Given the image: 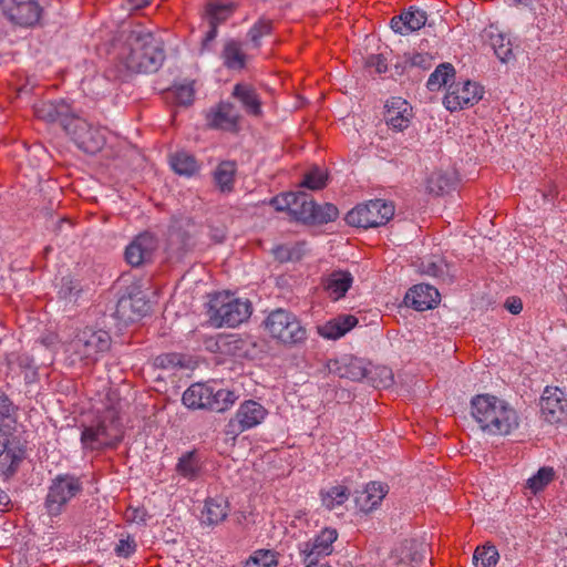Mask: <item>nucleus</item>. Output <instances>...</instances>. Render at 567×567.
Wrapping results in <instances>:
<instances>
[{
    "label": "nucleus",
    "mask_w": 567,
    "mask_h": 567,
    "mask_svg": "<svg viewBox=\"0 0 567 567\" xmlns=\"http://www.w3.org/2000/svg\"><path fill=\"white\" fill-rule=\"evenodd\" d=\"M115 59L128 72L152 73L164 61L162 42L141 25L123 30L113 43Z\"/></svg>",
    "instance_id": "nucleus-1"
},
{
    "label": "nucleus",
    "mask_w": 567,
    "mask_h": 567,
    "mask_svg": "<svg viewBox=\"0 0 567 567\" xmlns=\"http://www.w3.org/2000/svg\"><path fill=\"white\" fill-rule=\"evenodd\" d=\"M471 415L480 430L492 436H506L519 426L516 409L506 400L492 394H478L471 400Z\"/></svg>",
    "instance_id": "nucleus-2"
},
{
    "label": "nucleus",
    "mask_w": 567,
    "mask_h": 567,
    "mask_svg": "<svg viewBox=\"0 0 567 567\" xmlns=\"http://www.w3.org/2000/svg\"><path fill=\"white\" fill-rule=\"evenodd\" d=\"M111 348V337L107 331L84 327L64 342V352L72 363L83 362L90 364L96 362Z\"/></svg>",
    "instance_id": "nucleus-3"
},
{
    "label": "nucleus",
    "mask_w": 567,
    "mask_h": 567,
    "mask_svg": "<svg viewBox=\"0 0 567 567\" xmlns=\"http://www.w3.org/2000/svg\"><path fill=\"white\" fill-rule=\"evenodd\" d=\"M123 436L120 406L113 405L106 409L95 423L83 427L81 443L86 450H102L115 447Z\"/></svg>",
    "instance_id": "nucleus-4"
},
{
    "label": "nucleus",
    "mask_w": 567,
    "mask_h": 567,
    "mask_svg": "<svg viewBox=\"0 0 567 567\" xmlns=\"http://www.w3.org/2000/svg\"><path fill=\"white\" fill-rule=\"evenodd\" d=\"M252 312L251 302L238 298L229 291L217 292L208 302L207 315L212 326L235 328L249 319Z\"/></svg>",
    "instance_id": "nucleus-5"
},
{
    "label": "nucleus",
    "mask_w": 567,
    "mask_h": 567,
    "mask_svg": "<svg viewBox=\"0 0 567 567\" xmlns=\"http://www.w3.org/2000/svg\"><path fill=\"white\" fill-rule=\"evenodd\" d=\"M82 492L83 481L81 477L70 473L56 475L48 486L43 503L45 514L51 519L60 517Z\"/></svg>",
    "instance_id": "nucleus-6"
},
{
    "label": "nucleus",
    "mask_w": 567,
    "mask_h": 567,
    "mask_svg": "<svg viewBox=\"0 0 567 567\" xmlns=\"http://www.w3.org/2000/svg\"><path fill=\"white\" fill-rule=\"evenodd\" d=\"M265 327L274 339L285 344H297L307 339V330L298 318L284 309L270 312L265 320Z\"/></svg>",
    "instance_id": "nucleus-7"
},
{
    "label": "nucleus",
    "mask_w": 567,
    "mask_h": 567,
    "mask_svg": "<svg viewBox=\"0 0 567 567\" xmlns=\"http://www.w3.org/2000/svg\"><path fill=\"white\" fill-rule=\"evenodd\" d=\"M394 215V206L382 199L357 205L346 216L350 226L371 228L385 225Z\"/></svg>",
    "instance_id": "nucleus-8"
},
{
    "label": "nucleus",
    "mask_w": 567,
    "mask_h": 567,
    "mask_svg": "<svg viewBox=\"0 0 567 567\" xmlns=\"http://www.w3.org/2000/svg\"><path fill=\"white\" fill-rule=\"evenodd\" d=\"M65 131L75 144L86 153L94 154L105 144L106 130L91 125L86 120L72 116L65 124Z\"/></svg>",
    "instance_id": "nucleus-9"
},
{
    "label": "nucleus",
    "mask_w": 567,
    "mask_h": 567,
    "mask_svg": "<svg viewBox=\"0 0 567 567\" xmlns=\"http://www.w3.org/2000/svg\"><path fill=\"white\" fill-rule=\"evenodd\" d=\"M483 93V87L473 81L452 83L444 95L443 104L450 112H456L478 103Z\"/></svg>",
    "instance_id": "nucleus-10"
},
{
    "label": "nucleus",
    "mask_w": 567,
    "mask_h": 567,
    "mask_svg": "<svg viewBox=\"0 0 567 567\" xmlns=\"http://www.w3.org/2000/svg\"><path fill=\"white\" fill-rule=\"evenodd\" d=\"M267 415L268 411L261 403L255 400H246L239 405L235 417L229 421L227 433L237 434L256 427Z\"/></svg>",
    "instance_id": "nucleus-11"
},
{
    "label": "nucleus",
    "mask_w": 567,
    "mask_h": 567,
    "mask_svg": "<svg viewBox=\"0 0 567 567\" xmlns=\"http://www.w3.org/2000/svg\"><path fill=\"white\" fill-rule=\"evenodd\" d=\"M338 539V532L324 527L319 534L307 542L300 543L298 548L303 561H318L320 557L328 556L333 550V543Z\"/></svg>",
    "instance_id": "nucleus-12"
},
{
    "label": "nucleus",
    "mask_w": 567,
    "mask_h": 567,
    "mask_svg": "<svg viewBox=\"0 0 567 567\" xmlns=\"http://www.w3.org/2000/svg\"><path fill=\"white\" fill-rule=\"evenodd\" d=\"M3 13L14 23L33 25L41 17V8L35 0H0Z\"/></svg>",
    "instance_id": "nucleus-13"
},
{
    "label": "nucleus",
    "mask_w": 567,
    "mask_h": 567,
    "mask_svg": "<svg viewBox=\"0 0 567 567\" xmlns=\"http://www.w3.org/2000/svg\"><path fill=\"white\" fill-rule=\"evenodd\" d=\"M338 217V208L332 204L317 205L309 195L306 194L300 208L293 210V218L310 224H327Z\"/></svg>",
    "instance_id": "nucleus-14"
},
{
    "label": "nucleus",
    "mask_w": 567,
    "mask_h": 567,
    "mask_svg": "<svg viewBox=\"0 0 567 567\" xmlns=\"http://www.w3.org/2000/svg\"><path fill=\"white\" fill-rule=\"evenodd\" d=\"M539 406L542 415L547 422L557 423L567 413V399L560 389L546 386L540 396Z\"/></svg>",
    "instance_id": "nucleus-15"
},
{
    "label": "nucleus",
    "mask_w": 567,
    "mask_h": 567,
    "mask_svg": "<svg viewBox=\"0 0 567 567\" xmlns=\"http://www.w3.org/2000/svg\"><path fill=\"white\" fill-rule=\"evenodd\" d=\"M412 118L413 109L406 100L393 96L386 101L384 120L389 127L402 132L410 126Z\"/></svg>",
    "instance_id": "nucleus-16"
},
{
    "label": "nucleus",
    "mask_w": 567,
    "mask_h": 567,
    "mask_svg": "<svg viewBox=\"0 0 567 567\" xmlns=\"http://www.w3.org/2000/svg\"><path fill=\"white\" fill-rule=\"evenodd\" d=\"M156 248L157 240L154 235L151 233L140 234L127 245L125 259L131 266L138 267L151 260Z\"/></svg>",
    "instance_id": "nucleus-17"
},
{
    "label": "nucleus",
    "mask_w": 567,
    "mask_h": 567,
    "mask_svg": "<svg viewBox=\"0 0 567 567\" xmlns=\"http://www.w3.org/2000/svg\"><path fill=\"white\" fill-rule=\"evenodd\" d=\"M207 123L210 127L224 131H236L239 121V113L234 104L220 102L207 113Z\"/></svg>",
    "instance_id": "nucleus-18"
},
{
    "label": "nucleus",
    "mask_w": 567,
    "mask_h": 567,
    "mask_svg": "<svg viewBox=\"0 0 567 567\" xmlns=\"http://www.w3.org/2000/svg\"><path fill=\"white\" fill-rule=\"evenodd\" d=\"M427 21L426 12L411 7L391 19V29L401 35H406L422 29Z\"/></svg>",
    "instance_id": "nucleus-19"
},
{
    "label": "nucleus",
    "mask_w": 567,
    "mask_h": 567,
    "mask_svg": "<svg viewBox=\"0 0 567 567\" xmlns=\"http://www.w3.org/2000/svg\"><path fill=\"white\" fill-rule=\"evenodd\" d=\"M439 301L440 292L431 285H415L405 295V302L419 311L432 309Z\"/></svg>",
    "instance_id": "nucleus-20"
},
{
    "label": "nucleus",
    "mask_w": 567,
    "mask_h": 567,
    "mask_svg": "<svg viewBox=\"0 0 567 567\" xmlns=\"http://www.w3.org/2000/svg\"><path fill=\"white\" fill-rule=\"evenodd\" d=\"M358 323V319L352 315H340L323 324L318 326L317 330L320 337L327 340H337L343 337Z\"/></svg>",
    "instance_id": "nucleus-21"
},
{
    "label": "nucleus",
    "mask_w": 567,
    "mask_h": 567,
    "mask_svg": "<svg viewBox=\"0 0 567 567\" xmlns=\"http://www.w3.org/2000/svg\"><path fill=\"white\" fill-rule=\"evenodd\" d=\"M329 368L340 378L352 381H360L365 378L368 373L367 364L362 359L348 355L336 360Z\"/></svg>",
    "instance_id": "nucleus-22"
},
{
    "label": "nucleus",
    "mask_w": 567,
    "mask_h": 567,
    "mask_svg": "<svg viewBox=\"0 0 567 567\" xmlns=\"http://www.w3.org/2000/svg\"><path fill=\"white\" fill-rule=\"evenodd\" d=\"M386 494L388 486L385 484L371 482L358 494L355 503L360 511L369 513L381 504Z\"/></svg>",
    "instance_id": "nucleus-23"
},
{
    "label": "nucleus",
    "mask_w": 567,
    "mask_h": 567,
    "mask_svg": "<svg viewBox=\"0 0 567 567\" xmlns=\"http://www.w3.org/2000/svg\"><path fill=\"white\" fill-rule=\"evenodd\" d=\"M352 284L353 277L349 271L334 270L326 277L323 287L328 296L337 301L346 296Z\"/></svg>",
    "instance_id": "nucleus-24"
},
{
    "label": "nucleus",
    "mask_w": 567,
    "mask_h": 567,
    "mask_svg": "<svg viewBox=\"0 0 567 567\" xmlns=\"http://www.w3.org/2000/svg\"><path fill=\"white\" fill-rule=\"evenodd\" d=\"M229 504L226 497L217 495L207 497L202 511L203 522L207 525H217L228 516Z\"/></svg>",
    "instance_id": "nucleus-25"
},
{
    "label": "nucleus",
    "mask_w": 567,
    "mask_h": 567,
    "mask_svg": "<svg viewBox=\"0 0 567 567\" xmlns=\"http://www.w3.org/2000/svg\"><path fill=\"white\" fill-rule=\"evenodd\" d=\"M212 385L206 383L192 384L183 394V403L189 409L214 408L210 403ZM218 408V405H215Z\"/></svg>",
    "instance_id": "nucleus-26"
},
{
    "label": "nucleus",
    "mask_w": 567,
    "mask_h": 567,
    "mask_svg": "<svg viewBox=\"0 0 567 567\" xmlns=\"http://www.w3.org/2000/svg\"><path fill=\"white\" fill-rule=\"evenodd\" d=\"M233 96L237 99L245 111L254 116L261 114V101L256 90L246 83H238L234 86Z\"/></svg>",
    "instance_id": "nucleus-27"
},
{
    "label": "nucleus",
    "mask_w": 567,
    "mask_h": 567,
    "mask_svg": "<svg viewBox=\"0 0 567 567\" xmlns=\"http://www.w3.org/2000/svg\"><path fill=\"white\" fill-rule=\"evenodd\" d=\"M175 470L185 480L195 481L202 475L203 466L196 452L192 451L178 458Z\"/></svg>",
    "instance_id": "nucleus-28"
},
{
    "label": "nucleus",
    "mask_w": 567,
    "mask_h": 567,
    "mask_svg": "<svg viewBox=\"0 0 567 567\" xmlns=\"http://www.w3.org/2000/svg\"><path fill=\"white\" fill-rule=\"evenodd\" d=\"M224 65L229 70H241L246 65V54L241 44L236 40H228L221 52Z\"/></svg>",
    "instance_id": "nucleus-29"
},
{
    "label": "nucleus",
    "mask_w": 567,
    "mask_h": 567,
    "mask_svg": "<svg viewBox=\"0 0 567 567\" xmlns=\"http://www.w3.org/2000/svg\"><path fill=\"white\" fill-rule=\"evenodd\" d=\"M117 308L118 312L123 316H126V312L130 309L131 313L127 315V319L135 321L144 317L150 311V303L144 299V297L134 296L121 299Z\"/></svg>",
    "instance_id": "nucleus-30"
},
{
    "label": "nucleus",
    "mask_w": 567,
    "mask_h": 567,
    "mask_svg": "<svg viewBox=\"0 0 567 567\" xmlns=\"http://www.w3.org/2000/svg\"><path fill=\"white\" fill-rule=\"evenodd\" d=\"M66 106L54 102H45L35 107V114L39 118L47 122H61L65 128V124L70 123L71 117L65 113Z\"/></svg>",
    "instance_id": "nucleus-31"
},
{
    "label": "nucleus",
    "mask_w": 567,
    "mask_h": 567,
    "mask_svg": "<svg viewBox=\"0 0 567 567\" xmlns=\"http://www.w3.org/2000/svg\"><path fill=\"white\" fill-rule=\"evenodd\" d=\"M172 169L181 175L190 177L198 172V164L195 158L185 152H179L172 155L169 161Z\"/></svg>",
    "instance_id": "nucleus-32"
},
{
    "label": "nucleus",
    "mask_w": 567,
    "mask_h": 567,
    "mask_svg": "<svg viewBox=\"0 0 567 567\" xmlns=\"http://www.w3.org/2000/svg\"><path fill=\"white\" fill-rule=\"evenodd\" d=\"M305 197L306 193L303 192H289L274 197L270 204L275 207L276 210L288 212L293 218L295 207L300 208L301 200L303 202Z\"/></svg>",
    "instance_id": "nucleus-33"
},
{
    "label": "nucleus",
    "mask_w": 567,
    "mask_h": 567,
    "mask_svg": "<svg viewBox=\"0 0 567 567\" xmlns=\"http://www.w3.org/2000/svg\"><path fill=\"white\" fill-rule=\"evenodd\" d=\"M236 164L230 161L221 162L215 173L214 181L221 192H230L234 187Z\"/></svg>",
    "instance_id": "nucleus-34"
},
{
    "label": "nucleus",
    "mask_w": 567,
    "mask_h": 567,
    "mask_svg": "<svg viewBox=\"0 0 567 567\" xmlns=\"http://www.w3.org/2000/svg\"><path fill=\"white\" fill-rule=\"evenodd\" d=\"M455 70L451 63H442L430 74L426 86L430 91H437L454 79Z\"/></svg>",
    "instance_id": "nucleus-35"
},
{
    "label": "nucleus",
    "mask_w": 567,
    "mask_h": 567,
    "mask_svg": "<svg viewBox=\"0 0 567 567\" xmlns=\"http://www.w3.org/2000/svg\"><path fill=\"white\" fill-rule=\"evenodd\" d=\"M321 502L327 509H334L349 498V491L343 485H336L321 492Z\"/></svg>",
    "instance_id": "nucleus-36"
},
{
    "label": "nucleus",
    "mask_w": 567,
    "mask_h": 567,
    "mask_svg": "<svg viewBox=\"0 0 567 567\" xmlns=\"http://www.w3.org/2000/svg\"><path fill=\"white\" fill-rule=\"evenodd\" d=\"M498 559V551L493 545L478 546L473 555V564L475 567H494Z\"/></svg>",
    "instance_id": "nucleus-37"
},
{
    "label": "nucleus",
    "mask_w": 567,
    "mask_h": 567,
    "mask_svg": "<svg viewBox=\"0 0 567 567\" xmlns=\"http://www.w3.org/2000/svg\"><path fill=\"white\" fill-rule=\"evenodd\" d=\"M555 477L553 467L543 466L536 474L527 480L526 487L533 493L537 494L543 491Z\"/></svg>",
    "instance_id": "nucleus-38"
},
{
    "label": "nucleus",
    "mask_w": 567,
    "mask_h": 567,
    "mask_svg": "<svg viewBox=\"0 0 567 567\" xmlns=\"http://www.w3.org/2000/svg\"><path fill=\"white\" fill-rule=\"evenodd\" d=\"M278 559L276 553L269 549L255 550L243 567H277Z\"/></svg>",
    "instance_id": "nucleus-39"
},
{
    "label": "nucleus",
    "mask_w": 567,
    "mask_h": 567,
    "mask_svg": "<svg viewBox=\"0 0 567 567\" xmlns=\"http://www.w3.org/2000/svg\"><path fill=\"white\" fill-rule=\"evenodd\" d=\"M210 403L218 405V408H209L212 411L223 412L230 408L237 400V395L228 389H215L212 386Z\"/></svg>",
    "instance_id": "nucleus-40"
},
{
    "label": "nucleus",
    "mask_w": 567,
    "mask_h": 567,
    "mask_svg": "<svg viewBox=\"0 0 567 567\" xmlns=\"http://www.w3.org/2000/svg\"><path fill=\"white\" fill-rule=\"evenodd\" d=\"M231 3H209L205 11V18L208 23L220 24L233 13Z\"/></svg>",
    "instance_id": "nucleus-41"
},
{
    "label": "nucleus",
    "mask_w": 567,
    "mask_h": 567,
    "mask_svg": "<svg viewBox=\"0 0 567 567\" xmlns=\"http://www.w3.org/2000/svg\"><path fill=\"white\" fill-rule=\"evenodd\" d=\"M491 43L496 56L502 62H508L513 58V47L506 35L498 33L491 37Z\"/></svg>",
    "instance_id": "nucleus-42"
},
{
    "label": "nucleus",
    "mask_w": 567,
    "mask_h": 567,
    "mask_svg": "<svg viewBox=\"0 0 567 567\" xmlns=\"http://www.w3.org/2000/svg\"><path fill=\"white\" fill-rule=\"evenodd\" d=\"M327 179L328 174L326 171L313 167L305 175L300 185L312 190H318L326 186Z\"/></svg>",
    "instance_id": "nucleus-43"
},
{
    "label": "nucleus",
    "mask_w": 567,
    "mask_h": 567,
    "mask_svg": "<svg viewBox=\"0 0 567 567\" xmlns=\"http://www.w3.org/2000/svg\"><path fill=\"white\" fill-rule=\"evenodd\" d=\"M451 185V179L442 172H434L427 178V189L435 195L447 192Z\"/></svg>",
    "instance_id": "nucleus-44"
},
{
    "label": "nucleus",
    "mask_w": 567,
    "mask_h": 567,
    "mask_svg": "<svg viewBox=\"0 0 567 567\" xmlns=\"http://www.w3.org/2000/svg\"><path fill=\"white\" fill-rule=\"evenodd\" d=\"M272 30V24L270 20L260 19L258 20L249 30L248 38L254 44L255 48L260 45V40L262 37L268 35Z\"/></svg>",
    "instance_id": "nucleus-45"
},
{
    "label": "nucleus",
    "mask_w": 567,
    "mask_h": 567,
    "mask_svg": "<svg viewBox=\"0 0 567 567\" xmlns=\"http://www.w3.org/2000/svg\"><path fill=\"white\" fill-rule=\"evenodd\" d=\"M194 86L193 83H184L176 85L173 90L175 101L179 105L188 106L194 101Z\"/></svg>",
    "instance_id": "nucleus-46"
},
{
    "label": "nucleus",
    "mask_w": 567,
    "mask_h": 567,
    "mask_svg": "<svg viewBox=\"0 0 567 567\" xmlns=\"http://www.w3.org/2000/svg\"><path fill=\"white\" fill-rule=\"evenodd\" d=\"M79 292L80 287L76 280H74L72 277H63L61 279L59 288V295L61 298L72 299L73 297H76Z\"/></svg>",
    "instance_id": "nucleus-47"
},
{
    "label": "nucleus",
    "mask_w": 567,
    "mask_h": 567,
    "mask_svg": "<svg viewBox=\"0 0 567 567\" xmlns=\"http://www.w3.org/2000/svg\"><path fill=\"white\" fill-rule=\"evenodd\" d=\"M115 554L118 557L127 558L132 556L136 550V543L133 537L127 536L126 538H121L115 547Z\"/></svg>",
    "instance_id": "nucleus-48"
},
{
    "label": "nucleus",
    "mask_w": 567,
    "mask_h": 567,
    "mask_svg": "<svg viewBox=\"0 0 567 567\" xmlns=\"http://www.w3.org/2000/svg\"><path fill=\"white\" fill-rule=\"evenodd\" d=\"M411 65L426 70L432 65V56L429 53H413L409 59Z\"/></svg>",
    "instance_id": "nucleus-49"
},
{
    "label": "nucleus",
    "mask_w": 567,
    "mask_h": 567,
    "mask_svg": "<svg viewBox=\"0 0 567 567\" xmlns=\"http://www.w3.org/2000/svg\"><path fill=\"white\" fill-rule=\"evenodd\" d=\"M14 405L11 400L0 390V421L11 417Z\"/></svg>",
    "instance_id": "nucleus-50"
},
{
    "label": "nucleus",
    "mask_w": 567,
    "mask_h": 567,
    "mask_svg": "<svg viewBox=\"0 0 567 567\" xmlns=\"http://www.w3.org/2000/svg\"><path fill=\"white\" fill-rule=\"evenodd\" d=\"M377 373L380 375V381L378 382V386H381V388H388L390 385H392L393 383V374H392V371L386 368V367H382V368H378L377 369Z\"/></svg>",
    "instance_id": "nucleus-51"
},
{
    "label": "nucleus",
    "mask_w": 567,
    "mask_h": 567,
    "mask_svg": "<svg viewBox=\"0 0 567 567\" xmlns=\"http://www.w3.org/2000/svg\"><path fill=\"white\" fill-rule=\"evenodd\" d=\"M272 254L281 262L292 259V250L288 246H277L272 249Z\"/></svg>",
    "instance_id": "nucleus-52"
},
{
    "label": "nucleus",
    "mask_w": 567,
    "mask_h": 567,
    "mask_svg": "<svg viewBox=\"0 0 567 567\" xmlns=\"http://www.w3.org/2000/svg\"><path fill=\"white\" fill-rule=\"evenodd\" d=\"M505 308L513 315H518L523 310V302L519 298L511 297L505 301Z\"/></svg>",
    "instance_id": "nucleus-53"
},
{
    "label": "nucleus",
    "mask_w": 567,
    "mask_h": 567,
    "mask_svg": "<svg viewBox=\"0 0 567 567\" xmlns=\"http://www.w3.org/2000/svg\"><path fill=\"white\" fill-rule=\"evenodd\" d=\"M424 272L433 277H439L443 274V267L441 264L437 265L435 262H429Z\"/></svg>",
    "instance_id": "nucleus-54"
},
{
    "label": "nucleus",
    "mask_w": 567,
    "mask_h": 567,
    "mask_svg": "<svg viewBox=\"0 0 567 567\" xmlns=\"http://www.w3.org/2000/svg\"><path fill=\"white\" fill-rule=\"evenodd\" d=\"M209 30L206 32L205 39H204V47H206L209 42H212L217 37V28L218 24L208 23Z\"/></svg>",
    "instance_id": "nucleus-55"
},
{
    "label": "nucleus",
    "mask_w": 567,
    "mask_h": 567,
    "mask_svg": "<svg viewBox=\"0 0 567 567\" xmlns=\"http://www.w3.org/2000/svg\"><path fill=\"white\" fill-rule=\"evenodd\" d=\"M209 30L206 32L205 39H204V47H206L209 42H212L217 37V28L218 24L208 23Z\"/></svg>",
    "instance_id": "nucleus-56"
},
{
    "label": "nucleus",
    "mask_w": 567,
    "mask_h": 567,
    "mask_svg": "<svg viewBox=\"0 0 567 567\" xmlns=\"http://www.w3.org/2000/svg\"><path fill=\"white\" fill-rule=\"evenodd\" d=\"M150 3V0H127L128 9L137 10Z\"/></svg>",
    "instance_id": "nucleus-57"
},
{
    "label": "nucleus",
    "mask_w": 567,
    "mask_h": 567,
    "mask_svg": "<svg viewBox=\"0 0 567 567\" xmlns=\"http://www.w3.org/2000/svg\"><path fill=\"white\" fill-rule=\"evenodd\" d=\"M405 549H406V546H403L401 548L395 549L394 555L390 558V560H395L396 561V559L399 558L401 564H405V561H404V559H405V556H404Z\"/></svg>",
    "instance_id": "nucleus-58"
},
{
    "label": "nucleus",
    "mask_w": 567,
    "mask_h": 567,
    "mask_svg": "<svg viewBox=\"0 0 567 567\" xmlns=\"http://www.w3.org/2000/svg\"><path fill=\"white\" fill-rule=\"evenodd\" d=\"M128 518L133 519V520L144 522L145 520V513H144V511L135 509L134 511V515L132 517L128 516Z\"/></svg>",
    "instance_id": "nucleus-59"
},
{
    "label": "nucleus",
    "mask_w": 567,
    "mask_h": 567,
    "mask_svg": "<svg viewBox=\"0 0 567 567\" xmlns=\"http://www.w3.org/2000/svg\"><path fill=\"white\" fill-rule=\"evenodd\" d=\"M55 340V336L47 337L42 339V343L47 347H52Z\"/></svg>",
    "instance_id": "nucleus-60"
},
{
    "label": "nucleus",
    "mask_w": 567,
    "mask_h": 567,
    "mask_svg": "<svg viewBox=\"0 0 567 567\" xmlns=\"http://www.w3.org/2000/svg\"><path fill=\"white\" fill-rule=\"evenodd\" d=\"M306 567H330L327 564H318V561H305Z\"/></svg>",
    "instance_id": "nucleus-61"
},
{
    "label": "nucleus",
    "mask_w": 567,
    "mask_h": 567,
    "mask_svg": "<svg viewBox=\"0 0 567 567\" xmlns=\"http://www.w3.org/2000/svg\"><path fill=\"white\" fill-rule=\"evenodd\" d=\"M6 498H7L6 494L0 488V506L6 504Z\"/></svg>",
    "instance_id": "nucleus-62"
},
{
    "label": "nucleus",
    "mask_w": 567,
    "mask_h": 567,
    "mask_svg": "<svg viewBox=\"0 0 567 567\" xmlns=\"http://www.w3.org/2000/svg\"><path fill=\"white\" fill-rule=\"evenodd\" d=\"M383 71H385V65L379 62V63H378V72H380V73H381V72H383Z\"/></svg>",
    "instance_id": "nucleus-63"
}]
</instances>
